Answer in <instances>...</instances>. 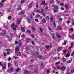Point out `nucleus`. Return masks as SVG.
<instances>
[{
  "mask_svg": "<svg viewBox=\"0 0 74 74\" xmlns=\"http://www.w3.org/2000/svg\"><path fill=\"white\" fill-rule=\"evenodd\" d=\"M48 29H49V30H50L51 31L52 30V29L51 28V27H49V26H48Z\"/></svg>",
  "mask_w": 74,
  "mask_h": 74,
  "instance_id": "2f4dec72",
  "label": "nucleus"
},
{
  "mask_svg": "<svg viewBox=\"0 0 74 74\" xmlns=\"http://www.w3.org/2000/svg\"><path fill=\"white\" fill-rule=\"evenodd\" d=\"M19 44V45L20 47H21V41L20 40L18 43Z\"/></svg>",
  "mask_w": 74,
  "mask_h": 74,
  "instance_id": "cd10ccee",
  "label": "nucleus"
},
{
  "mask_svg": "<svg viewBox=\"0 0 74 74\" xmlns=\"http://www.w3.org/2000/svg\"><path fill=\"white\" fill-rule=\"evenodd\" d=\"M60 5L61 6H63L64 5V3H60Z\"/></svg>",
  "mask_w": 74,
  "mask_h": 74,
  "instance_id": "de8ad7c7",
  "label": "nucleus"
},
{
  "mask_svg": "<svg viewBox=\"0 0 74 74\" xmlns=\"http://www.w3.org/2000/svg\"><path fill=\"white\" fill-rule=\"evenodd\" d=\"M28 49H29V47H27L26 48V51H28Z\"/></svg>",
  "mask_w": 74,
  "mask_h": 74,
  "instance_id": "4d7b16f0",
  "label": "nucleus"
},
{
  "mask_svg": "<svg viewBox=\"0 0 74 74\" xmlns=\"http://www.w3.org/2000/svg\"><path fill=\"white\" fill-rule=\"evenodd\" d=\"M70 30L71 31H72V32H73V28H71L70 29Z\"/></svg>",
  "mask_w": 74,
  "mask_h": 74,
  "instance_id": "a18cd8bd",
  "label": "nucleus"
},
{
  "mask_svg": "<svg viewBox=\"0 0 74 74\" xmlns=\"http://www.w3.org/2000/svg\"><path fill=\"white\" fill-rule=\"evenodd\" d=\"M56 36L57 37H58V38H60L61 37L60 35L58 33H56Z\"/></svg>",
  "mask_w": 74,
  "mask_h": 74,
  "instance_id": "1a4fd4ad",
  "label": "nucleus"
},
{
  "mask_svg": "<svg viewBox=\"0 0 74 74\" xmlns=\"http://www.w3.org/2000/svg\"><path fill=\"white\" fill-rule=\"evenodd\" d=\"M42 21L44 23H45V22H46V20H45V19H43Z\"/></svg>",
  "mask_w": 74,
  "mask_h": 74,
  "instance_id": "a19ab883",
  "label": "nucleus"
},
{
  "mask_svg": "<svg viewBox=\"0 0 74 74\" xmlns=\"http://www.w3.org/2000/svg\"><path fill=\"white\" fill-rule=\"evenodd\" d=\"M27 32L28 33H31V31L29 30H27Z\"/></svg>",
  "mask_w": 74,
  "mask_h": 74,
  "instance_id": "72a5a7b5",
  "label": "nucleus"
},
{
  "mask_svg": "<svg viewBox=\"0 0 74 74\" xmlns=\"http://www.w3.org/2000/svg\"><path fill=\"white\" fill-rule=\"evenodd\" d=\"M66 68V67L64 66H62L60 68V69H61V70H62V71L64 70H65Z\"/></svg>",
  "mask_w": 74,
  "mask_h": 74,
  "instance_id": "7ed1b4c3",
  "label": "nucleus"
},
{
  "mask_svg": "<svg viewBox=\"0 0 74 74\" xmlns=\"http://www.w3.org/2000/svg\"><path fill=\"white\" fill-rule=\"evenodd\" d=\"M2 68L3 70H5L6 69V65H3L2 66Z\"/></svg>",
  "mask_w": 74,
  "mask_h": 74,
  "instance_id": "2eb2a0df",
  "label": "nucleus"
},
{
  "mask_svg": "<svg viewBox=\"0 0 74 74\" xmlns=\"http://www.w3.org/2000/svg\"><path fill=\"white\" fill-rule=\"evenodd\" d=\"M38 55H39V53L38 52H37L36 53L34 52L32 54V55L34 56H37Z\"/></svg>",
  "mask_w": 74,
  "mask_h": 74,
  "instance_id": "20e7f679",
  "label": "nucleus"
},
{
  "mask_svg": "<svg viewBox=\"0 0 74 74\" xmlns=\"http://www.w3.org/2000/svg\"><path fill=\"white\" fill-rule=\"evenodd\" d=\"M71 72L72 73H74V70H73V69H72L71 70Z\"/></svg>",
  "mask_w": 74,
  "mask_h": 74,
  "instance_id": "13d9d810",
  "label": "nucleus"
},
{
  "mask_svg": "<svg viewBox=\"0 0 74 74\" xmlns=\"http://www.w3.org/2000/svg\"><path fill=\"white\" fill-rule=\"evenodd\" d=\"M32 6V3H30L28 8H30Z\"/></svg>",
  "mask_w": 74,
  "mask_h": 74,
  "instance_id": "c85d7f7f",
  "label": "nucleus"
},
{
  "mask_svg": "<svg viewBox=\"0 0 74 74\" xmlns=\"http://www.w3.org/2000/svg\"><path fill=\"white\" fill-rule=\"evenodd\" d=\"M54 3V1L53 0L50 3H51V4H52V3Z\"/></svg>",
  "mask_w": 74,
  "mask_h": 74,
  "instance_id": "052dcab7",
  "label": "nucleus"
},
{
  "mask_svg": "<svg viewBox=\"0 0 74 74\" xmlns=\"http://www.w3.org/2000/svg\"><path fill=\"white\" fill-rule=\"evenodd\" d=\"M69 56H70V54L69 53H67V55L66 56L67 58L68 57H69Z\"/></svg>",
  "mask_w": 74,
  "mask_h": 74,
  "instance_id": "e433bc0d",
  "label": "nucleus"
},
{
  "mask_svg": "<svg viewBox=\"0 0 74 74\" xmlns=\"http://www.w3.org/2000/svg\"><path fill=\"white\" fill-rule=\"evenodd\" d=\"M25 34H23L21 36V37L22 38H25Z\"/></svg>",
  "mask_w": 74,
  "mask_h": 74,
  "instance_id": "58836bf2",
  "label": "nucleus"
},
{
  "mask_svg": "<svg viewBox=\"0 0 74 74\" xmlns=\"http://www.w3.org/2000/svg\"><path fill=\"white\" fill-rule=\"evenodd\" d=\"M35 21H36V22H39V21H38V20L37 19H35Z\"/></svg>",
  "mask_w": 74,
  "mask_h": 74,
  "instance_id": "5fc2aeb1",
  "label": "nucleus"
},
{
  "mask_svg": "<svg viewBox=\"0 0 74 74\" xmlns=\"http://www.w3.org/2000/svg\"><path fill=\"white\" fill-rule=\"evenodd\" d=\"M62 47H59L57 49V51H60V50H62Z\"/></svg>",
  "mask_w": 74,
  "mask_h": 74,
  "instance_id": "aec40b11",
  "label": "nucleus"
},
{
  "mask_svg": "<svg viewBox=\"0 0 74 74\" xmlns=\"http://www.w3.org/2000/svg\"><path fill=\"white\" fill-rule=\"evenodd\" d=\"M65 7L66 9L67 10L69 9V7H70V5H65Z\"/></svg>",
  "mask_w": 74,
  "mask_h": 74,
  "instance_id": "39448f33",
  "label": "nucleus"
},
{
  "mask_svg": "<svg viewBox=\"0 0 74 74\" xmlns=\"http://www.w3.org/2000/svg\"><path fill=\"white\" fill-rule=\"evenodd\" d=\"M3 3L1 2V3H0V8H1V7H2L3 6Z\"/></svg>",
  "mask_w": 74,
  "mask_h": 74,
  "instance_id": "6ab92c4d",
  "label": "nucleus"
},
{
  "mask_svg": "<svg viewBox=\"0 0 74 74\" xmlns=\"http://www.w3.org/2000/svg\"><path fill=\"white\" fill-rule=\"evenodd\" d=\"M74 45V42H72L71 44V47H70L69 48V49H71L72 47H73V45Z\"/></svg>",
  "mask_w": 74,
  "mask_h": 74,
  "instance_id": "9d476101",
  "label": "nucleus"
},
{
  "mask_svg": "<svg viewBox=\"0 0 74 74\" xmlns=\"http://www.w3.org/2000/svg\"><path fill=\"white\" fill-rule=\"evenodd\" d=\"M44 11L43 10H36L34 11L35 12H38V13H42Z\"/></svg>",
  "mask_w": 74,
  "mask_h": 74,
  "instance_id": "f257e3e1",
  "label": "nucleus"
},
{
  "mask_svg": "<svg viewBox=\"0 0 74 74\" xmlns=\"http://www.w3.org/2000/svg\"><path fill=\"white\" fill-rule=\"evenodd\" d=\"M52 47V45H50V46L49 45H47V46H45V47L46 48V49H48L49 48H50Z\"/></svg>",
  "mask_w": 74,
  "mask_h": 74,
  "instance_id": "9b49d317",
  "label": "nucleus"
},
{
  "mask_svg": "<svg viewBox=\"0 0 74 74\" xmlns=\"http://www.w3.org/2000/svg\"><path fill=\"white\" fill-rule=\"evenodd\" d=\"M43 4H44L45 5H46V4L45 3V1H44L42 2V3L41 4V5H43Z\"/></svg>",
  "mask_w": 74,
  "mask_h": 74,
  "instance_id": "b1692460",
  "label": "nucleus"
},
{
  "mask_svg": "<svg viewBox=\"0 0 74 74\" xmlns=\"http://www.w3.org/2000/svg\"><path fill=\"white\" fill-rule=\"evenodd\" d=\"M66 23H70V21H66Z\"/></svg>",
  "mask_w": 74,
  "mask_h": 74,
  "instance_id": "6e6d98bb",
  "label": "nucleus"
},
{
  "mask_svg": "<svg viewBox=\"0 0 74 74\" xmlns=\"http://www.w3.org/2000/svg\"><path fill=\"white\" fill-rule=\"evenodd\" d=\"M17 27H18V25H16L13 27V29L14 31H15L16 30V28Z\"/></svg>",
  "mask_w": 74,
  "mask_h": 74,
  "instance_id": "423d86ee",
  "label": "nucleus"
},
{
  "mask_svg": "<svg viewBox=\"0 0 74 74\" xmlns=\"http://www.w3.org/2000/svg\"><path fill=\"white\" fill-rule=\"evenodd\" d=\"M4 56L5 57L7 56V54L6 53H4Z\"/></svg>",
  "mask_w": 74,
  "mask_h": 74,
  "instance_id": "3c124183",
  "label": "nucleus"
},
{
  "mask_svg": "<svg viewBox=\"0 0 74 74\" xmlns=\"http://www.w3.org/2000/svg\"><path fill=\"white\" fill-rule=\"evenodd\" d=\"M67 51H66V50H64V52L65 53H66Z\"/></svg>",
  "mask_w": 74,
  "mask_h": 74,
  "instance_id": "e2e57ef3",
  "label": "nucleus"
},
{
  "mask_svg": "<svg viewBox=\"0 0 74 74\" xmlns=\"http://www.w3.org/2000/svg\"><path fill=\"white\" fill-rule=\"evenodd\" d=\"M41 66L42 67H44L45 66V65H44V64H43V62H42V61H41Z\"/></svg>",
  "mask_w": 74,
  "mask_h": 74,
  "instance_id": "a211bd4d",
  "label": "nucleus"
},
{
  "mask_svg": "<svg viewBox=\"0 0 74 74\" xmlns=\"http://www.w3.org/2000/svg\"><path fill=\"white\" fill-rule=\"evenodd\" d=\"M36 17L37 18V17H40V16L39 14H37L36 16Z\"/></svg>",
  "mask_w": 74,
  "mask_h": 74,
  "instance_id": "49530a36",
  "label": "nucleus"
},
{
  "mask_svg": "<svg viewBox=\"0 0 74 74\" xmlns=\"http://www.w3.org/2000/svg\"><path fill=\"white\" fill-rule=\"evenodd\" d=\"M31 30L32 31L34 32V31H35V30H36V28H35V27H33L32 28Z\"/></svg>",
  "mask_w": 74,
  "mask_h": 74,
  "instance_id": "f8f14e48",
  "label": "nucleus"
},
{
  "mask_svg": "<svg viewBox=\"0 0 74 74\" xmlns=\"http://www.w3.org/2000/svg\"><path fill=\"white\" fill-rule=\"evenodd\" d=\"M21 30L22 32H25V29L23 27H21Z\"/></svg>",
  "mask_w": 74,
  "mask_h": 74,
  "instance_id": "4be33fe9",
  "label": "nucleus"
},
{
  "mask_svg": "<svg viewBox=\"0 0 74 74\" xmlns=\"http://www.w3.org/2000/svg\"><path fill=\"white\" fill-rule=\"evenodd\" d=\"M27 20L29 23H30V20L29 19V18H27Z\"/></svg>",
  "mask_w": 74,
  "mask_h": 74,
  "instance_id": "09e8293b",
  "label": "nucleus"
},
{
  "mask_svg": "<svg viewBox=\"0 0 74 74\" xmlns=\"http://www.w3.org/2000/svg\"><path fill=\"white\" fill-rule=\"evenodd\" d=\"M12 18V17H11V16H8V19H9V20H11Z\"/></svg>",
  "mask_w": 74,
  "mask_h": 74,
  "instance_id": "a878e982",
  "label": "nucleus"
},
{
  "mask_svg": "<svg viewBox=\"0 0 74 74\" xmlns=\"http://www.w3.org/2000/svg\"><path fill=\"white\" fill-rule=\"evenodd\" d=\"M59 63H60V62H59V61H58V62H57L56 63V65H58V64H59Z\"/></svg>",
  "mask_w": 74,
  "mask_h": 74,
  "instance_id": "c9c22d12",
  "label": "nucleus"
},
{
  "mask_svg": "<svg viewBox=\"0 0 74 74\" xmlns=\"http://www.w3.org/2000/svg\"><path fill=\"white\" fill-rule=\"evenodd\" d=\"M50 21L51 22H52L53 21V17H51L50 18Z\"/></svg>",
  "mask_w": 74,
  "mask_h": 74,
  "instance_id": "4c0bfd02",
  "label": "nucleus"
},
{
  "mask_svg": "<svg viewBox=\"0 0 74 74\" xmlns=\"http://www.w3.org/2000/svg\"><path fill=\"white\" fill-rule=\"evenodd\" d=\"M71 60H69L67 62V63H71Z\"/></svg>",
  "mask_w": 74,
  "mask_h": 74,
  "instance_id": "79ce46f5",
  "label": "nucleus"
},
{
  "mask_svg": "<svg viewBox=\"0 0 74 74\" xmlns=\"http://www.w3.org/2000/svg\"><path fill=\"white\" fill-rule=\"evenodd\" d=\"M74 51H73L72 53L71 54L72 56H74Z\"/></svg>",
  "mask_w": 74,
  "mask_h": 74,
  "instance_id": "69168bd1",
  "label": "nucleus"
},
{
  "mask_svg": "<svg viewBox=\"0 0 74 74\" xmlns=\"http://www.w3.org/2000/svg\"><path fill=\"white\" fill-rule=\"evenodd\" d=\"M38 68L37 67L35 69H34V71L35 72H37L38 71Z\"/></svg>",
  "mask_w": 74,
  "mask_h": 74,
  "instance_id": "f3484780",
  "label": "nucleus"
},
{
  "mask_svg": "<svg viewBox=\"0 0 74 74\" xmlns=\"http://www.w3.org/2000/svg\"><path fill=\"white\" fill-rule=\"evenodd\" d=\"M18 55L19 56L21 55V52H18Z\"/></svg>",
  "mask_w": 74,
  "mask_h": 74,
  "instance_id": "8fccbe9b",
  "label": "nucleus"
},
{
  "mask_svg": "<svg viewBox=\"0 0 74 74\" xmlns=\"http://www.w3.org/2000/svg\"><path fill=\"white\" fill-rule=\"evenodd\" d=\"M28 72V71L27 70H25L24 71V73L25 74H27Z\"/></svg>",
  "mask_w": 74,
  "mask_h": 74,
  "instance_id": "473e14b6",
  "label": "nucleus"
},
{
  "mask_svg": "<svg viewBox=\"0 0 74 74\" xmlns=\"http://www.w3.org/2000/svg\"><path fill=\"white\" fill-rule=\"evenodd\" d=\"M50 71V70H47V74H49V72Z\"/></svg>",
  "mask_w": 74,
  "mask_h": 74,
  "instance_id": "864d4df0",
  "label": "nucleus"
},
{
  "mask_svg": "<svg viewBox=\"0 0 74 74\" xmlns=\"http://www.w3.org/2000/svg\"><path fill=\"white\" fill-rule=\"evenodd\" d=\"M21 23V19L19 18L17 21V24H20Z\"/></svg>",
  "mask_w": 74,
  "mask_h": 74,
  "instance_id": "dca6fc26",
  "label": "nucleus"
},
{
  "mask_svg": "<svg viewBox=\"0 0 74 74\" xmlns=\"http://www.w3.org/2000/svg\"><path fill=\"white\" fill-rule=\"evenodd\" d=\"M0 66H3V63L1 62H0Z\"/></svg>",
  "mask_w": 74,
  "mask_h": 74,
  "instance_id": "c03bdc74",
  "label": "nucleus"
},
{
  "mask_svg": "<svg viewBox=\"0 0 74 74\" xmlns=\"http://www.w3.org/2000/svg\"><path fill=\"white\" fill-rule=\"evenodd\" d=\"M14 64H15V66H18V63H17V62H16V61H14Z\"/></svg>",
  "mask_w": 74,
  "mask_h": 74,
  "instance_id": "412c9836",
  "label": "nucleus"
},
{
  "mask_svg": "<svg viewBox=\"0 0 74 74\" xmlns=\"http://www.w3.org/2000/svg\"><path fill=\"white\" fill-rule=\"evenodd\" d=\"M15 51L16 52H17L18 51H19V46H17L15 48Z\"/></svg>",
  "mask_w": 74,
  "mask_h": 74,
  "instance_id": "f03ea898",
  "label": "nucleus"
},
{
  "mask_svg": "<svg viewBox=\"0 0 74 74\" xmlns=\"http://www.w3.org/2000/svg\"><path fill=\"white\" fill-rule=\"evenodd\" d=\"M20 70H21V68H18L17 69H16L15 72H16V73H17V72L18 71H19Z\"/></svg>",
  "mask_w": 74,
  "mask_h": 74,
  "instance_id": "4468645a",
  "label": "nucleus"
},
{
  "mask_svg": "<svg viewBox=\"0 0 74 74\" xmlns=\"http://www.w3.org/2000/svg\"><path fill=\"white\" fill-rule=\"evenodd\" d=\"M66 44H67V42H65L64 43V45H66Z\"/></svg>",
  "mask_w": 74,
  "mask_h": 74,
  "instance_id": "774afa93",
  "label": "nucleus"
},
{
  "mask_svg": "<svg viewBox=\"0 0 74 74\" xmlns=\"http://www.w3.org/2000/svg\"><path fill=\"white\" fill-rule=\"evenodd\" d=\"M29 17L30 19V21H33V16H29Z\"/></svg>",
  "mask_w": 74,
  "mask_h": 74,
  "instance_id": "393cba45",
  "label": "nucleus"
},
{
  "mask_svg": "<svg viewBox=\"0 0 74 74\" xmlns=\"http://www.w3.org/2000/svg\"><path fill=\"white\" fill-rule=\"evenodd\" d=\"M54 35L55 34H53L52 37L53 39H55V36Z\"/></svg>",
  "mask_w": 74,
  "mask_h": 74,
  "instance_id": "7c9ffc66",
  "label": "nucleus"
},
{
  "mask_svg": "<svg viewBox=\"0 0 74 74\" xmlns=\"http://www.w3.org/2000/svg\"><path fill=\"white\" fill-rule=\"evenodd\" d=\"M72 25L73 26L74 25V21H72Z\"/></svg>",
  "mask_w": 74,
  "mask_h": 74,
  "instance_id": "37998d69",
  "label": "nucleus"
},
{
  "mask_svg": "<svg viewBox=\"0 0 74 74\" xmlns=\"http://www.w3.org/2000/svg\"><path fill=\"white\" fill-rule=\"evenodd\" d=\"M38 58H39V59H41L42 58V56L39 55L38 56Z\"/></svg>",
  "mask_w": 74,
  "mask_h": 74,
  "instance_id": "5701e85b",
  "label": "nucleus"
},
{
  "mask_svg": "<svg viewBox=\"0 0 74 74\" xmlns=\"http://www.w3.org/2000/svg\"><path fill=\"white\" fill-rule=\"evenodd\" d=\"M73 37L72 38V40H74V34L73 35Z\"/></svg>",
  "mask_w": 74,
  "mask_h": 74,
  "instance_id": "0e129e2a",
  "label": "nucleus"
},
{
  "mask_svg": "<svg viewBox=\"0 0 74 74\" xmlns=\"http://www.w3.org/2000/svg\"><path fill=\"white\" fill-rule=\"evenodd\" d=\"M18 44V41H16L15 42V44L16 45Z\"/></svg>",
  "mask_w": 74,
  "mask_h": 74,
  "instance_id": "603ef678",
  "label": "nucleus"
},
{
  "mask_svg": "<svg viewBox=\"0 0 74 74\" xmlns=\"http://www.w3.org/2000/svg\"><path fill=\"white\" fill-rule=\"evenodd\" d=\"M6 33V31H3L1 33V35L2 36H4L5 34Z\"/></svg>",
  "mask_w": 74,
  "mask_h": 74,
  "instance_id": "6e6552de",
  "label": "nucleus"
},
{
  "mask_svg": "<svg viewBox=\"0 0 74 74\" xmlns=\"http://www.w3.org/2000/svg\"><path fill=\"white\" fill-rule=\"evenodd\" d=\"M57 29L58 30H62V28L60 26H58L57 27Z\"/></svg>",
  "mask_w": 74,
  "mask_h": 74,
  "instance_id": "ddd939ff",
  "label": "nucleus"
},
{
  "mask_svg": "<svg viewBox=\"0 0 74 74\" xmlns=\"http://www.w3.org/2000/svg\"><path fill=\"white\" fill-rule=\"evenodd\" d=\"M8 72H9V73H11L12 71L10 69H8L7 70Z\"/></svg>",
  "mask_w": 74,
  "mask_h": 74,
  "instance_id": "f704fd0d",
  "label": "nucleus"
},
{
  "mask_svg": "<svg viewBox=\"0 0 74 74\" xmlns=\"http://www.w3.org/2000/svg\"><path fill=\"white\" fill-rule=\"evenodd\" d=\"M31 36L32 38H34V35H31Z\"/></svg>",
  "mask_w": 74,
  "mask_h": 74,
  "instance_id": "bf43d9fd",
  "label": "nucleus"
},
{
  "mask_svg": "<svg viewBox=\"0 0 74 74\" xmlns=\"http://www.w3.org/2000/svg\"><path fill=\"white\" fill-rule=\"evenodd\" d=\"M52 7H54L55 9H58V6L55 5H52Z\"/></svg>",
  "mask_w": 74,
  "mask_h": 74,
  "instance_id": "0eeeda50",
  "label": "nucleus"
},
{
  "mask_svg": "<svg viewBox=\"0 0 74 74\" xmlns=\"http://www.w3.org/2000/svg\"><path fill=\"white\" fill-rule=\"evenodd\" d=\"M8 60L9 61H10V60H11V57H9Z\"/></svg>",
  "mask_w": 74,
  "mask_h": 74,
  "instance_id": "680f3d73",
  "label": "nucleus"
},
{
  "mask_svg": "<svg viewBox=\"0 0 74 74\" xmlns=\"http://www.w3.org/2000/svg\"><path fill=\"white\" fill-rule=\"evenodd\" d=\"M62 60L63 62H64L66 61V59L64 58H62Z\"/></svg>",
  "mask_w": 74,
  "mask_h": 74,
  "instance_id": "c756f323",
  "label": "nucleus"
},
{
  "mask_svg": "<svg viewBox=\"0 0 74 74\" xmlns=\"http://www.w3.org/2000/svg\"><path fill=\"white\" fill-rule=\"evenodd\" d=\"M25 0H22L21 1V4H22V3H23L24 2H25Z\"/></svg>",
  "mask_w": 74,
  "mask_h": 74,
  "instance_id": "bb28decb",
  "label": "nucleus"
},
{
  "mask_svg": "<svg viewBox=\"0 0 74 74\" xmlns=\"http://www.w3.org/2000/svg\"><path fill=\"white\" fill-rule=\"evenodd\" d=\"M40 30L41 32V33H42V29L41 28H40Z\"/></svg>",
  "mask_w": 74,
  "mask_h": 74,
  "instance_id": "338daca9",
  "label": "nucleus"
},
{
  "mask_svg": "<svg viewBox=\"0 0 74 74\" xmlns=\"http://www.w3.org/2000/svg\"><path fill=\"white\" fill-rule=\"evenodd\" d=\"M11 70L12 71H13V70H14V69L12 67H11L10 68Z\"/></svg>",
  "mask_w": 74,
  "mask_h": 74,
  "instance_id": "ea45409f",
  "label": "nucleus"
}]
</instances>
